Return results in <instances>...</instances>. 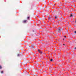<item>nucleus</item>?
I'll use <instances>...</instances> for the list:
<instances>
[{
  "label": "nucleus",
  "instance_id": "1",
  "mask_svg": "<svg viewBox=\"0 0 76 76\" xmlns=\"http://www.w3.org/2000/svg\"><path fill=\"white\" fill-rule=\"evenodd\" d=\"M38 51L39 52V53H40V54H42V52H40V50H38Z\"/></svg>",
  "mask_w": 76,
  "mask_h": 76
},
{
  "label": "nucleus",
  "instance_id": "2",
  "mask_svg": "<svg viewBox=\"0 0 76 76\" xmlns=\"http://www.w3.org/2000/svg\"><path fill=\"white\" fill-rule=\"evenodd\" d=\"M26 21H27L26 20H24L23 21V23H26Z\"/></svg>",
  "mask_w": 76,
  "mask_h": 76
},
{
  "label": "nucleus",
  "instance_id": "3",
  "mask_svg": "<svg viewBox=\"0 0 76 76\" xmlns=\"http://www.w3.org/2000/svg\"><path fill=\"white\" fill-rule=\"evenodd\" d=\"M30 18L29 17H27V19H28V20H29V18Z\"/></svg>",
  "mask_w": 76,
  "mask_h": 76
},
{
  "label": "nucleus",
  "instance_id": "4",
  "mask_svg": "<svg viewBox=\"0 0 76 76\" xmlns=\"http://www.w3.org/2000/svg\"><path fill=\"white\" fill-rule=\"evenodd\" d=\"M58 31L59 32H60V28L58 29Z\"/></svg>",
  "mask_w": 76,
  "mask_h": 76
},
{
  "label": "nucleus",
  "instance_id": "5",
  "mask_svg": "<svg viewBox=\"0 0 76 76\" xmlns=\"http://www.w3.org/2000/svg\"><path fill=\"white\" fill-rule=\"evenodd\" d=\"M2 68V67H1V66L0 65V69H1Z\"/></svg>",
  "mask_w": 76,
  "mask_h": 76
},
{
  "label": "nucleus",
  "instance_id": "6",
  "mask_svg": "<svg viewBox=\"0 0 76 76\" xmlns=\"http://www.w3.org/2000/svg\"><path fill=\"white\" fill-rule=\"evenodd\" d=\"M3 73V71H1V73Z\"/></svg>",
  "mask_w": 76,
  "mask_h": 76
},
{
  "label": "nucleus",
  "instance_id": "7",
  "mask_svg": "<svg viewBox=\"0 0 76 76\" xmlns=\"http://www.w3.org/2000/svg\"><path fill=\"white\" fill-rule=\"evenodd\" d=\"M50 61H53V59H51L50 60Z\"/></svg>",
  "mask_w": 76,
  "mask_h": 76
},
{
  "label": "nucleus",
  "instance_id": "8",
  "mask_svg": "<svg viewBox=\"0 0 76 76\" xmlns=\"http://www.w3.org/2000/svg\"><path fill=\"white\" fill-rule=\"evenodd\" d=\"M72 14H71L70 15V16H71V17H72Z\"/></svg>",
  "mask_w": 76,
  "mask_h": 76
},
{
  "label": "nucleus",
  "instance_id": "9",
  "mask_svg": "<svg viewBox=\"0 0 76 76\" xmlns=\"http://www.w3.org/2000/svg\"><path fill=\"white\" fill-rule=\"evenodd\" d=\"M57 16H55V18L57 19Z\"/></svg>",
  "mask_w": 76,
  "mask_h": 76
},
{
  "label": "nucleus",
  "instance_id": "10",
  "mask_svg": "<svg viewBox=\"0 0 76 76\" xmlns=\"http://www.w3.org/2000/svg\"><path fill=\"white\" fill-rule=\"evenodd\" d=\"M50 18H51V17L50 18H48L49 20H50Z\"/></svg>",
  "mask_w": 76,
  "mask_h": 76
},
{
  "label": "nucleus",
  "instance_id": "11",
  "mask_svg": "<svg viewBox=\"0 0 76 76\" xmlns=\"http://www.w3.org/2000/svg\"><path fill=\"white\" fill-rule=\"evenodd\" d=\"M75 34H76V31H75Z\"/></svg>",
  "mask_w": 76,
  "mask_h": 76
},
{
  "label": "nucleus",
  "instance_id": "12",
  "mask_svg": "<svg viewBox=\"0 0 76 76\" xmlns=\"http://www.w3.org/2000/svg\"><path fill=\"white\" fill-rule=\"evenodd\" d=\"M64 37H65V38H66V36H64Z\"/></svg>",
  "mask_w": 76,
  "mask_h": 76
},
{
  "label": "nucleus",
  "instance_id": "13",
  "mask_svg": "<svg viewBox=\"0 0 76 76\" xmlns=\"http://www.w3.org/2000/svg\"><path fill=\"white\" fill-rule=\"evenodd\" d=\"M18 56H19V55H18Z\"/></svg>",
  "mask_w": 76,
  "mask_h": 76
},
{
  "label": "nucleus",
  "instance_id": "14",
  "mask_svg": "<svg viewBox=\"0 0 76 76\" xmlns=\"http://www.w3.org/2000/svg\"><path fill=\"white\" fill-rule=\"evenodd\" d=\"M75 49H76V48H75Z\"/></svg>",
  "mask_w": 76,
  "mask_h": 76
},
{
  "label": "nucleus",
  "instance_id": "15",
  "mask_svg": "<svg viewBox=\"0 0 76 76\" xmlns=\"http://www.w3.org/2000/svg\"><path fill=\"white\" fill-rule=\"evenodd\" d=\"M75 22H76V21H75Z\"/></svg>",
  "mask_w": 76,
  "mask_h": 76
},
{
  "label": "nucleus",
  "instance_id": "16",
  "mask_svg": "<svg viewBox=\"0 0 76 76\" xmlns=\"http://www.w3.org/2000/svg\"><path fill=\"white\" fill-rule=\"evenodd\" d=\"M63 40H64V39H63Z\"/></svg>",
  "mask_w": 76,
  "mask_h": 76
}]
</instances>
